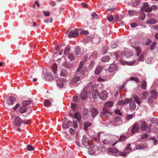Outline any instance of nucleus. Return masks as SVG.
Returning a JSON list of instances; mask_svg holds the SVG:
<instances>
[{
    "label": "nucleus",
    "mask_w": 158,
    "mask_h": 158,
    "mask_svg": "<svg viewBox=\"0 0 158 158\" xmlns=\"http://www.w3.org/2000/svg\"><path fill=\"white\" fill-rule=\"evenodd\" d=\"M113 105V102L112 101H109L107 102L104 104L105 107L103 108V111L100 115L101 118H103L106 116H107L109 114H111V113L110 112L109 109L108 107H111Z\"/></svg>",
    "instance_id": "1"
},
{
    "label": "nucleus",
    "mask_w": 158,
    "mask_h": 158,
    "mask_svg": "<svg viewBox=\"0 0 158 158\" xmlns=\"http://www.w3.org/2000/svg\"><path fill=\"white\" fill-rule=\"evenodd\" d=\"M130 37H128L129 40L128 42L129 44L130 45L134 48L136 52V55L137 56H138L140 53L141 50L140 48L139 47L134 46L133 44H135V41H134V40H133V39L131 40L130 38Z\"/></svg>",
    "instance_id": "2"
},
{
    "label": "nucleus",
    "mask_w": 158,
    "mask_h": 158,
    "mask_svg": "<svg viewBox=\"0 0 158 158\" xmlns=\"http://www.w3.org/2000/svg\"><path fill=\"white\" fill-rule=\"evenodd\" d=\"M13 118L15 119L14 121V124L16 127L19 126L20 125L22 122H23L24 124L27 125L29 124L30 123L29 122H26L24 121H22V120L18 116H14Z\"/></svg>",
    "instance_id": "3"
},
{
    "label": "nucleus",
    "mask_w": 158,
    "mask_h": 158,
    "mask_svg": "<svg viewBox=\"0 0 158 158\" xmlns=\"http://www.w3.org/2000/svg\"><path fill=\"white\" fill-rule=\"evenodd\" d=\"M84 62L83 61H81L80 62L79 66L77 69V72L80 73L81 75H84L86 72V68L83 64Z\"/></svg>",
    "instance_id": "4"
},
{
    "label": "nucleus",
    "mask_w": 158,
    "mask_h": 158,
    "mask_svg": "<svg viewBox=\"0 0 158 158\" xmlns=\"http://www.w3.org/2000/svg\"><path fill=\"white\" fill-rule=\"evenodd\" d=\"M92 84L91 83H89L86 86V87L84 88V90L83 91H82L81 94V98L82 100H85L87 98V93L85 91V89L86 88H88V87H92Z\"/></svg>",
    "instance_id": "5"
},
{
    "label": "nucleus",
    "mask_w": 158,
    "mask_h": 158,
    "mask_svg": "<svg viewBox=\"0 0 158 158\" xmlns=\"http://www.w3.org/2000/svg\"><path fill=\"white\" fill-rule=\"evenodd\" d=\"M152 127L151 124L147 125L144 121H142L140 124V128L142 131H149L150 129Z\"/></svg>",
    "instance_id": "6"
},
{
    "label": "nucleus",
    "mask_w": 158,
    "mask_h": 158,
    "mask_svg": "<svg viewBox=\"0 0 158 158\" xmlns=\"http://www.w3.org/2000/svg\"><path fill=\"white\" fill-rule=\"evenodd\" d=\"M141 10L146 12H150L152 11V9L149 7V4L147 2H144L143 6L141 7Z\"/></svg>",
    "instance_id": "7"
},
{
    "label": "nucleus",
    "mask_w": 158,
    "mask_h": 158,
    "mask_svg": "<svg viewBox=\"0 0 158 158\" xmlns=\"http://www.w3.org/2000/svg\"><path fill=\"white\" fill-rule=\"evenodd\" d=\"M66 80L64 78L58 79L56 81L57 85L60 88L63 87L64 85L66 83Z\"/></svg>",
    "instance_id": "8"
},
{
    "label": "nucleus",
    "mask_w": 158,
    "mask_h": 158,
    "mask_svg": "<svg viewBox=\"0 0 158 158\" xmlns=\"http://www.w3.org/2000/svg\"><path fill=\"white\" fill-rule=\"evenodd\" d=\"M80 82V77L78 76L75 77L73 78L70 81L72 85H78Z\"/></svg>",
    "instance_id": "9"
},
{
    "label": "nucleus",
    "mask_w": 158,
    "mask_h": 158,
    "mask_svg": "<svg viewBox=\"0 0 158 158\" xmlns=\"http://www.w3.org/2000/svg\"><path fill=\"white\" fill-rule=\"evenodd\" d=\"M79 29H76L74 31H71L69 32L68 35V36L69 38L75 37L78 36L79 35Z\"/></svg>",
    "instance_id": "10"
},
{
    "label": "nucleus",
    "mask_w": 158,
    "mask_h": 158,
    "mask_svg": "<svg viewBox=\"0 0 158 158\" xmlns=\"http://www.w3.org/2000/svg\"><path fill=\"white\" fill-rule=\"evenodd\" d=\"M64 119V121L62 124L63 128L64 129L69 128L72 125V123L70 121H66V119L67 120V118H65Z\"/></svg>",
    "instance_id": "11"
},
{
    "label": "nucleus",
    "mask_w": 158,
    "mask_h": 158,
    "mask_svg": "<svg viewBox=\"0 0 158 158\" xmlns=\"http://www.w3.org/2000/svg\"><path fill=\"white\" fill-rule=\"evenodd\" d=\"M108 96V94L106 91H102L99 93V98L103 100H106Z\"/></svg>",
    "instance_id": "12"
},
{
    "label": "nucleus",
    "mask_w": 158,
    "mask_h": 158,
    "mask_svg": "<svg viewBox=\"0 0 158 158\" xmlns=\"http://www.w3.org/2000/svg\"><path fill=\"white\" fill-rule=\"evenodd\" d=\"M15 99L13 97H10L7 99L6 104L8 106H11L15 102Z\"/></svg>",
    "instance_id": "13"
},
{
    "label": "nucleus",
    "mask_w": 158,
    "mask_h": 158,
    "mask_svg": "<svg viewBox=\"0 0 158 158\" xmlns=\"http://www.w3.org/2000/svg\"><path fill=\"white\" fill-rule=\"evenodd\" d=\"M117 70V67L114 64H110L108 68V71L109 72L112 73L116 71Z\"/></svg>",
    "instance_id": "14"
},
{
    "label": "nucleus",
    "mask_w": 158,
    "mask_h": 158,
    "mask_svg": "<svg viewBox=\"0 0 158 158\" xmlns=\"http://www.w3.org/2000/svg\"><path fill=\"white\" fill-rule=\"evenodd\" d=\"M82 144L85 147H86L89 145V139L85 136H83L82 139Z\"/></svg>",
    "instance_id": "15"
},
{
    "label": "nucleus",
    "mask_w": 158,
    "mask_h": 158,
    "mask_svg": "<svg viewBox=\"0 0 158 158\" xmlns=\"http://www.w3.org/2000/svg\"><path fill=\"white\" fill-rule=\"evenodd\" d=\"M98 114V110L95 108H92L90 110V114L93 118L95 117Z\"/></svg>",
    "instance_id": "16"
},
{
    "label": "nucleus",
    "mask_w": 158,
    "mask_h": 158,
    "mask_svg": "<svg viewBox=\"0 0 158 158\" xmlns=\"http://www.w3.org/2000/svg\"><path fill=\"white\" fill-rule=\"evenodd\" d=\"M114 121L115 124H114V126H117L121 124L122 123V121L121 118L117 116L114 119Z\"/></svg>",
    "instance_id": "17"
},
{
    "label": "nucleus",
    "mask_w": 158,
    "mask_h": 158,
    "mask_svg": "<svg viewBox=\"0 0 158 158\" xmlns=\"http://www.w3.org/2000/svg\"><path fill=\"white\" fill-rule=\"evenodd\" d=\"M121 54L122 55H124L127 57H129L130 56H132L133 55V53L130 51H124L122 52Z\"/></svg>",
    "instance_id": "18"
},
{
    "label": "nucleus",
    "mask_w": 158,
    "mask_h": 158,
    "mask_svg": "<svg viewBox=\"0 0 158 158\" xmlns=\"http://www.w3.org/2000/svg\"><path fill=\"white\" fill-rule=\"evenodd\" d=\"M120 62L121 64L123 65H125L127 64V65L131 66L135 64V61H133L130 62H127L123 60H120Z\"/></svg>",
    "instance_id": "19"
},
{
    "label": "nucleus",
    "mask_w": 158,
    "mask_h": 158,
    "mask_svg": "<svg viewBox=\"0 0 158 158\" xmlns=\"http://www.w3.org/2000/svg\"><path fill=\"white\" fill-rule=\"evenodd\" d=\"M99 93L97 89L94 90L92 93V97L93 98L96 99L98 97L99 98Z\"/></svg>",
    "instance_id": "20"
},
{
    "label": "nucleus",
    "mask_w": 158,
    "mask_h": 158,
    "mask_svg": "<svg viewBox=\"0 0 158 158\" xmlns=\"http://www.w3.org/2000/svg\"><path fill=\"white\" fill-rule=\"evenodd\" d=\"M139 125L137 124H135L131 130L132 133H135L137 132L139 130Z\"/></svg>",
    "instance_id": "21"
},
{
    "label": "nucleus",
    "mask_w": 158,
    "mask_h": 158,
    "mask_svg": "<svg viewBox=\"0 0 158 158\" xmlns=\"http://www.w3.org/2000/svg\"><path fill=\"white\" fill-rule=\"evenodd\" d=\"M129 102V108L131 110H134L136 107V105L133 101H130Z\"/></svg>",
    "instance_id": "22"
},
{
    "label": "nucleus",
    "mask_w": 158,
    "mask_h": 158,
    "mask_svg": "<svg viewBox=\"0 0 158 158\" xmlns=\"http://www.w3.org/2000/svg\"><path fill=\"white\" fill-rule=\"evenodd\" d=\"M68 74V72L67 70L62 69L61 70L60 75L61 77H66Z\"/></svg>",
    "instance_id": "23"
},
{
    "label": "nucleus",
    "mask_w": 158,
    "mask_h": 158,
    "mask_svg": "<svg viewBox=\"0 0 158 158\" xmlns=\"http://www.w3.org/2000/svg\"><path fill=\"white\" fill-rule=\"evenodd\" d=\"M44 78L48 80H50L52 79L53 78V76L51 73H47L46 74L44 75Z\"/></svg>",
    "instance_id": "24"
},
{
    "label": "nucleus",
    "mask_w": 158,
    "mask_h": 158,
    "mask_svg": "<svg viewBox=\"0 0 158 158\" xmlns=\"http://www.w3.org/2000/svg\"><path fill=\"white\" fill-rule=\"evenodd\" d=\"M151 94L152 97L154 99L156 98L157 97L158 95V93L155 90H152L151 92Z\"/></svg>",
    "instance_id": "25"
},
{
    "label": "nucleus",
    "mask_w": 158,
    "mask_h": 158,
    "mask_svg": "<svg viewBox=\"0 0 158 158\" xmlns=\"http://www.w3.org/2000/svg\"><path fill=\"white\" fill-rule=\"evenodd\" d=\"M74 118L77 119L78 122H80L81 119V116L80 113L77 112H76L74 114Z\"/></svg>",
    "instance_id": "26"
},
{
    "label": "nucleus",
    "mask_w": 158,
    "mask_h": 158,
    "mask_svg": "<svg viewBox=\"0 0 158 158\" xmlns=\"http://www.w3.org/2000/svg\"><path fill=\"white\" fill-rule=\"evenodd\" d=\"M102 66L98 65L96 69L95 73L96 74H98L102 70Z\"/></svg>",
    "instance_id": "27"
},
{
    "label": "nucleus",
    "mask_w": 158,
    "mask_h": 158,
    "mask_svg": "<svg viewBox=\"0 0 158 158\" xmlns=\"http://www.w3.org/2000/svg\"><path fill=\"white\" fill-rule=\"evenodd\" d=\"M27 109V108L22 105V106L19 109V112L21 114L24 113L26 112Z\"/></svg>",
    "instance_id": "28"
},
{
    "label": "nucleus",
    "mask_w": 158,
    "mask_h": 158,
    "mask_svg": "<svg viewBox=\"0 0 158 158\" xmlns=\"http://www.w3.org/2000/svg\"><path fill=\"white\" fill-rule=\"evenodd\" d=\"M133 98H134L135 102L137 104L139 105L141 104V101L137 95H134L133 96Z\"/></svg>",
    "instance_id": "29"
},
{
    "label": "nucleus",
    "mask_w": 158,
    "mask_h": 158,
    "mask_svg": "<svg viewBox=\"0 0 158 158\" xmlns=\"http://www.w3.org/2000/svg\"><path fill=\"white\" fill-rule=\"evenodd\" d=\"M83 117L85 118H87L88 116V110L84 108L83 109Z\"/></svg>",
    "instance_id": "30"
},
{
    "label": "nucleus",
    "mask_w": 158,
    "mask_h": 158,
    "mask_svg": "<svg viewBox=\"0 0 158 158\" xmlns=\"http://www.w3.org/2000/svg\"><path fill=\"white\" fill-rule=\"evenodd\" d=\"M157 22L156 19H151L147 21V23L148 24H152L156 23Z\"/></svg>",
    "instance_id": "31"
},
{
    "label": "nucleus",
    "mask_w": 158,
    "mask_h": 158,
    "mask_svg": "<svg viewBox=\"0 0 158 158\" xmlns=\"http://www.w3.org/2000/svg\"><path fill=\"white\" fill-rule=\"evenodd\" d=\"M130 102V99H126L124 101L122 100L119 101L118 102V104L119 105H124L127 103L129 102Z\"/></svg>",
    "instance_id": "32"
},
{
    "label": "nucleus",
    "mask_w": 158,
    "mask_h": 158,
    "mask_svg": "<svg viewBox=\"0 0 158 158\" xmlns=\"http://www.w3.org/2000/svg\"><path fill=\"white\" fill-rule=\"evenodd\" d=\"M108 151L109 152L114 153H116L119 152V151L118 149L114 148H109L108 149Z\"/></svg>",
    "instance_id": "33"
},
{
    "label": "nucleus",
    "mask_w": 158,
    "mask_h": 158,
    "mask_svg": "<svg viewBox=\"0 0 158 158\" xmlns=\"http://www.w3.org/2000/svg\"><path fill=\"white\" fill-rule=\"evenodd\" d=\"M91 125V123L89 122H85L84 125V129L85 131L87 130L88 127Z\"/></svg>",
    "instance_id": "34"
},
{
    "label": "nucleus",
    "mask_w": 158,
    "mask_h": 158,
    "mask_svg": "<svg viewBox=\"0 0 158 158\" xmlns=\"http://www.w3.org/2000/svg\"><path fill=\"white\" fill-rule=\"evenodd\" d=\"M110 60V57L109 56H106L102 57L101 59L102 61L103 62H107Z\"/></svg>",
    "instance_id": "35"
},
{
    "label": "nucleus",
    "mask_w": 158,
    "mask_h": 158,
    "mask_svg": "<svg viewBox=\"0 0 158 158\" xmlns=\"http://www.w3.org/2000/svg\"><path fill=\"white\" fill-rule=\"evenodd\" d=\"M154 61L153 58L152 57L148 58L146 60V63L148 64H151Z\"/></svg>",
    "instance_id": "36"
},
{
    "label": "nucleus",
    "mask_w": 158,
    "mask_h": 158,
    "mask_svg": "<svg viewBox=\"0 0 158 158\" xmlns=\"http://www.w3.org/2000/svg\"><path fill=\"white\" fill-rule=\"evenodd\" d=\"M148 93L146 91H144L142 94L141 98L142 100L146 99L148 96Z\"/></svg>",
    "instance_id": "37"
},
{
    "label": "nucleus",
    "mask_w": 158,
    "mask_h": 158,
    "mask_svg": "<svg viewBox=\"0 0 158 158\" xmlns=\"http://www.w3.org/2000/svg\"><path fill=\"white\" fill-rule=\"evenodd\" d=\"M31 103V100H25L23 102L22 105H23V106H24L26 107V106L29 105Z\"/></svg>",
    "instance_id": "38"
},
{
    "label": "nucleus",
    "mask_w": 158,
    "mask_h": 158,
    "mask_svg": "<svg viewBox=\"0 0 158 158\" xmlns=\"http://www.w3.org/2000/svg\"><path fill=\"white\" fill-rule=\"evenodd\" d=\"M44 106H51V102L48 99H46L44 101Z\"/></svg>",
    "instance_id": "39"
},
{
    "label": "nucleus",
    "mask_w": 158,
    "mask_h": 158,
    "mask_svg": "<svg viewBox=\"0 0 158 158\" xmlns=\"http://www.w3.org/2000/svg\"><path fill=\"white\" fill-rule=\"evenodd\" d=\"M79 33L86 35L89 34L88 31L83 30L81 29H79Z\"/></svg>",
    "instance_id": "40"
},
{
    "label": "nucleus",
    "mask_w": 158,
    "mask_h": 158,
    "mask_svg": "<svg viewBox=\"0 0 158 158\" xmlns=\"http://www.w3.org/2000/svg\"><path fill=\"white\" fill-rule=\"evenodd\" d=\"M157 44L156 42H153L151 44L150 49L151 50H154L155 49V46Z\"/></svg>",
    "instance_id": "41"
},
{
    "label": "nucleus",
    "mask_w": 158,
    "mask_h": 158,
    "mask_svg": "<svg viewBox=\"0 0 158 158\" xmlns=\"http://www.w3.org/2000/svg\"><path fill=\"white\" fill-rule=\"evenodd\" d=\"M152 42V40L151 39H147L143 41V44L146 45H149Z\"/></svg>",
    "instance_id": "42"
},
{
    "label": "nucleus",
    "mask_w": 158,
    "mask_h": 158,
    "mask_svg": "<svg viewBox=\"0 0 158 158\" xmlns=\"http://www.w3.org/2000/svg\"><path fill=\"white\" fill-rule=\"evenodd\" d=\"M106 18L110 22H111L114 20L113 16L111 15H108L106 16Z\"/></svg>",
    "instance_id": "43"
},
{
    "label": "nucleus",
    "mask_w": 158,
    "mask_h": 158,
    "mask_svg": "<svg viewBox=\"0 0 158 158\" xmlns=\"http://www.w3.org/2000/svg\"><path fill=\"white\" fill-rule=\"evenodd\" d=\"M57 65L56 64H53L52 66V68L53 70V72L54 73H56V72Z\"/></svg>",
    "instance_id": "44"
},
{
    "label": "nucleus",
    "mask_w": 158,
    "mask_h": 158,
    "mask_svg": "<svg viewBox=\"0 0 158 158\" xmlns=\"http://www.w3.org/2000/svg\"><path fill=\"white\" fill-rule=\"evenodd\" d=\"M134 116L135 115L134 114H128L127 116L126 117V119L128 120H130L132 119Z\"/></svg>",
    "instance_id": "45"
},
{
    "label": "nucleus",
    "mask_w": 158,
    "mask_h": 158,
    "mask_svg": "<svg viewBox=\"0 0 158 158\" xmlns=\"http://www.w3.org/2000/svg\"><path fill=\"white\" fill-rule=\"evenodd\" d=\"M147 86V83L145 81H143L141 84V88L142 89H146Z\"/></svg>",
    "instance_id": "46"
},
{
    "label": "nucleus",
    "mask_w": 158,
    "mask_h": 158,
    "mask_svg": "<svg viewBox=\"0 0 158 158\" xmlns=\"http://www.w3.org/2000/svg\"><path fill=\"white\" fill-rule=\"evenodd\" d=\"M117 42H113L111 44V47L112 48H115L118 46Z\"/></svg>",
    "instance_id": "47"
},
{
    "label": "nucleus",
    "mask_w": 158,
    "mask_h": 158,
    "mask_svg": "<svg viewBox=\"0 0 158 158\" xmlns=\"http://www.w3.org/2000/svg\"><path fill=\"white\" fill-rule=\"evenodd\" d=\"M75 53L76 55H78L81 53L80 48L78 47H76L75 48Z\"/></svg>",
    "instance_id": "48"
},
{
    "label": "nucleus",
    "mask_w": 158,
    "mask_h": 158,
    "mask_svg": "<svg viewBox=\"0 0 158 158\" xmlns=\"http://www.w3.org/2000/svg\"><path fill=\"white\" fill-rule=\"evenodd\" d=\"M88 151L89 154L91 155H93V154H94V151L93 150L92 148L91 147H90L89 148H88Z\"/></svg>",
    "instance_id": "49"
},
{
    "label": "nucleus",
    "mask_w": 158,
    "mask_h": 158,
    "mask_svg": "<svg viewBox=\"0 0 158 158\" xmlns=\"http://www.w3.org/2000/svg\"><path fill=\"white\" fill-rule=\"evenodd\" d=\"M128 12L129 15L131 16H133L136 14V11L134 10H129Z\"/></svg>",
    "instance_id": "50"
},
{
    "label": "nucleus",
    "mask_w": 158,
    "mask_h": 158,
    "mask_svg": "<svg viewBox=\"0 0 158 158\" xmlns=\"http://www.w3.org/2000/svg\"><path fill=\"white\" fill-rule=\"evenodd\" d=\"M139 3V0H135L132 3L133 6H136L138 5Z\"/></svg>",
    "instance_id": "51"
},
{
    "label": "nucleus",
    "mask_w": 158,
    "mask_h": 158,
    "mask_svg": "<svg viewBox=\"0 0 158 158\" xmlns=\"http://www.w3.org/2000/svg\"><path fill=\"white\" fill-rule=\"evenodd\" d=\"M112 56L114 57V58L117 59L118 58V53L117 52H114L112 54Z\"/></svg>",
    "instance_id": "52"
},
{
    "label": "nucleus",
    "mask_w": 158,
    "mask_h": 158,
    "mask_svg": "<svg viewBox=\"0 0 158 158\" xmlns=\"http://www.w3.org/2000/svg\"><path fill=\"white\" fill-rule=\"evenodd\" d=\"M27 147L28 150L29 151L33 150L34 149L33 147L31 145H27Z\"/></svg>",
    "instance_id": "53"
},
{
    "label": "nucleus",
    "mask_w": 158,
    "mask_h": 158,
    "mask_svg": "<svg viewBox=\"0 0 158 158\" xmlns=\"http://www.w3.org/2000/svg\"><path fill=\"white\" fill-rule=\"evenodd\" d=\"M94 65H95V63L93 61L91 62L89 64V69L90 70H91L94 67Z\"/></svg>",
    "instance_id": "54"
},
{
    "label": "nucleus",
    "mask_w": 158,
    "mask_h": 158,
    "mask_svg": "<svg viewBox=\"0 0 158 158\" xmlns=\"http://www.w3.org/2000/svg\"><path fill=\"white\" fill-rule=\"evenodd\" d=\"M148 136V135L146 133L143 134L141 135L140 138L141 139H144L147 138Z\"/></svg>",
    "instance_id": "55"
},
{
    "label": "nucleus",
    "mask_w": 158,
    "mask_h": 158,
    "mask_svg": "<svg viewBox=\"0 0 158 158\" xmlns=\"http://www.w3.org/2000/svg\"><path fill=\"white\" fill-rule=\"evenodd\" d=\"M130 79L131 81H133L137 82H139L138 79L135 77H130Z\"/></svg>",
    "instance_id": "56"
},
{
    "label": "nucleus",
    "mask_w": 158,
    "mask_h": 158,
    "mask_svg": "<svg viewBox=\"0 0 158 158\" xmlns=\"http://www.w3.org/2000/svg\"><path fill=\"white\" fill-rule=\"evenodd\" d=\"M52 21V19L51 18H49L47 19L44 20V22L46 23H48L49 22L51 23Z\"/></svg>",
    "instance_id": "57"
},
{
    "label": "nucleus",
    "mask_w": 158,
    "mask_h": 158,
    "mask_svg": "<svg viewBox=\"0 0 158 158\" xmlns=\"http://www.w3.org/2000/svg\"><path fill=\"white\" fill-rule=\"evenodd\" d=\"M92 18L94 19L98 18V15L95 12H93L91 15Z\"/></svg>",
    "instance_id": "58"
},
{
    "label": "nucleus",
    "mask_w": 158,
    "mask_h": 158,
    "mask_svg": "<svg viewBox=\"0 0 158 158\" xmlns=\"http://www.w3.org/2000/svg\"><path fill=\"white\" fill-rule=\"evenodd\" d=\"M68 58L71 60H73L74 59V56L72 54H69L68 56Z\"/></svg>",
    "instance_id": "59"
},
{
    "label": "nucleus",
    "mask_w": 158,
    "mask_h": 158,
    "mask_svg": "<svg viewBox=\"0 0 158 158\" xmlns=\"http://www.w3.org/2000/svg\"><path fill=\"white\" fill-rule=\"evenodd\" d=\"M97 81L98 82H102V81L104 82L106 81V79L104 78H102L101 77H99L97 79Z\"/></svg>",
    "instance_id": "60"
},
{
    "label": "nucleus",
    "mask_w": 158,
    "mask_h": 158,
    "mask_svg": "<svg viewBox=\"0 0 158 158\" xmlns=\"http://www.w3.org/2000/svg\"><path fill=\"white\" fill-rule=\"evenodd\" d=\"M126 139V137L124 135H122L120 136L119 138L120 141H122L125 140Z\"/></svg>",
    "instance_id": "61"
},
{
    "label": "nucleus",
    "mask_w": 158,
    "mask_h": 158,
    "mask_svg": "<svg viewBox=\"0 0 158 158\" xmlns=\"http://www.w3.org/2000/svg\"><path fill=\"white\" fill-rule=\"evenodd\" d=\"M65 66L68 68H70L72 67V64L70 63H66L65 64Z\"/></svg>",
    "instance_id": "62"
},
{
    "label": "nucleus",
    "mask_w": 158,
    "mask_h": 158,
    "mask_svg": "<svg viewBox=\"0 0 158 158\" xmlns=\"http://www.w3.org/2000/svg\"><path fill=\"white\" fill-rule=\"evenodd\" d=\"M69 51L70 48L69 47H67L64 51V53L65 55L67 54Z\"/></svg>",
    "instance_id": "63"
},
{
    "label": "nucleus",
    "mask_w": 158,
    "mask_h": 158,
    "mask_svg": "<svg viewBox=\"0 0 158 158\" xmlns=\"http://www.w3.org/2000/svg\"><path fill=\"white\" fill-rule=\"evenodd\" d=\"M119 155L123 157H125L126 156V153L124 152H119Z\"/></svg>",
    "instance_id": "64"
}]
</instances>
